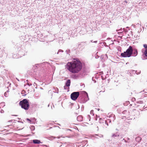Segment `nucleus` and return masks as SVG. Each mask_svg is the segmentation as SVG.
<instances>
[{
	"instance_id": "1a4fd4ad",
	"label": "nucleus",
	"mask_w": 147,
	"mask_h": 147,
	"mask_svg": "<svg viewBox=\"0 0 147 147\" xmlns=\"http://www.w3.org/2000/svg\"><path fill=\"white\" fill-rule=\"evenodd\" d=\"M119 135L117 134H113L112 135V137L113 138H116L118 137Z\"/></svg>"
},
{
	"instance_id": "dca6fc26",
	"label": "nucleus",
	"mask_w": 147,
	"mask_h": 147,
	"mask_svg": "<svg viewBox=\"0 0 147 147\" xmlns=\"http://www.w3.org/2000/svg\"><path fill=\"white\" fill-rule=\"evenodd\" d=\"M98 111H99L100 110V109H98Z\"/></svg>"
},
{
	"instance_id": "f03ea898",
	"label": "nucleus",
	"mask_w": 147,
	"mask_h": 147,
	"mask_svg": "<svg viewBox=\"0 0 147 147\" xmlns=\"http://www.w3.org/2000/svg\"><path fill=\"white\" fill-rule=\"evenodd\" d=\"M133 49L131 46H129V48L126 50L125 52L121 53V56L123 57H129L132 54Z\"/></svg>"
},
{
	"instance_id": "9d476101",
	"label": "nucleus",
	"mask_w": 147,
	"mask_h": 147,
	"mask_svg": "<svg viewBox=\"0 0 147 147\" xmlns=\"http://www.w3.org/2000/svg\"><path fill=\"white\" fill-rule=\"evenodd\" d=\"M25 91L24 90H23L22 92V94H23V95L25 96L26 95V94H25Z\"/></svg>"
},
{
	"instance_id": "f257e3e1",
	"label": "nucleus",
	"mask_w": 147,
	"mask_h": 147,
	"mask_svg": "<svg viewBox=\"0 0 147 147\" xmlns=\"http://www.w3.org/2000/svg\"><path fill=\"white\" fill-rule=\"evenodd\" d=\"M74 61L68 62L65 65L66 68L70 72L77 73L80 72L82 68V65L78 59H74Z\"/></svg>"
},
{
	"instance_id": "7ed1b4c3",
	"label": "nucleus",
	"mask_w": 147,
	"mask_h": 147,
	"mask_svg": "<svg viewBox=\"0 0 147 147\" xmlns=\"http://www.w3.org/2000/svg\"><path fill=\"white\" fill-rule=\"evenodd\" d=\"M19 105L22 108L26 110H28L30 106L29 102L26 99H24L21 101L20 102Z\"/></svg>"
},
{
	"instance_id": "f8f14e48",
	"label": "nucleus",
	"mask_w": 147,
	"mask_h": 147,
	"mask_svg": "<svg viewBox=\"0 0 147 147\" xmlns=\"http://www.w3.org/2000/svg\"><path fill=\"white\" fill-rule=\"evenodd\" d=\"M93 110H91L90 111V113L92 115H94L93 114Z\"/></svg>"
},
{
	"instance_id": "423d86ee",
	"label": "nucleus",
	"mask_w": 147,
	"mask_h": 147,
	"mask_svg": "<svg viewBox=\"0 0 147 147\" xmlns=\"http://www.w3.org/2000/svg\"><path fill=\"white\" fill-rule=\"evenodd\" d=\"M133 52L132 53V54L133 55V56L135 57L136 56L138 55V51L136 49H134L133 50Z\"/></svg>"
},
{
	"instance_id": "39448f33",
	"label": "nucleus",
	"mask_w": 147,
	"mask_h": 147,
	"mask_svg": "<svg viewBox=\"0 0 147 147\" xmlns=\"http://www.w3.org/2000/svg\"><path fill=\"white\" fill-rule=\"evenodd\" d=\"M83 117L82 115H79L77 118V119L79 121H81L83 120Z\"/></svg>"
},
{
	"instance_id": "ddd939ff",
	"label": "nucleus",
	"mask_w": 147,
	"mask_h": 147,
	"mask_svg": "<svg viewBox=\"0 0 147 147\" xmlns=\"http://www.w3.org/2000/svg\"><path fill=\"white\" fill-rule=\"evenodd\" d=\"M26 119L27 120L29 121H30V123L31 122V121L30 120V119H29L27 118Z\"/></svg>"
},
{
	"instance_id": "0eeeda50",
	"label": "nucleus",
	"mask_w": 147,
	"mask_h": 147,
	"mask_svg": "<svg viewBox=\"0 0 147 147\" xmlns=\"http://www.w3.org/2000/svg\"><path fill=\"white\" fill-rule=\"evenodd\" d=\"M33 142L35 144H39L41 143L40 140H33Z\"/></svg>"
},
{
	"instance_id": "20e7f679",
	"label": "nucleus",
	"mask_w": 147,
	"mask_h": 147,
	"mask_svg": "<svg viewBox=\"0 0 147 147\" xmlns=\"http://www.w3.org/2000/svg\"><path fill=\"white\" fill-rule=\"evenodd\" d=\"M79 95V92H74L71 94V97L72 100H75L77 99Z\"/></svg>"
},
{
	"instance_id": "9b49d317",
	"label": "nucleus",
	"mask_w": 147,
	"mask_h": 147,
	"mask_svg": "<svg viewBox=\"0 0 147 147\" xmlns=\"http://www.w3.org/2000/svg\"><path fill=\"white\" fill-rule=\"evenodd\" d=\"M143 46L146 49H147V45L146 44H144Z\"/></svg>"
},
{
	"instance_id": "2eb2a0df",
	"label": "nucleus",
	"mask_w": 147,
	"mask_h": 147,
	"mask_svg": "<svg viewBox=\"0 0 147 147\" xmlns=\"http://www.w3.org/2000/svg\"><path fill=\"white\" fill-rule=\"evenodd\" d=\"M14 116H17L18 115H13Z\"/></svg>"
},
{
	"instance_id": "4468645a",
	"label": "nucleus",
	"mask_w": 147,
	"mask_h": 147,
	"mask_svg": "<svg viewBox=\"0 0 147 147\" xmlns=\"http://www.w3.org/2000/svg\"><path fill=\"white\" fill-rule=\"evenodd\" d=\"M83 93H84L85 94H86V95H88L87 93L86 92H83Z\"/></svg>"
},
{
	"instance_id": "6e6552de",
	"label": "nucleus",
	"mask_w": 147,
	"mask_h": 147,
	"mask_svg": "<svg viewBox=\"0 0 147 147\" xmlns=\"http://www.w3.org/2000/svg\"><path fill=\"white\" fill-rule=\"evenodd\" d=\"M71 83L70 80H67L66 83V86L67 87L69 86Z\"/></svg>"
}]
</instances>
